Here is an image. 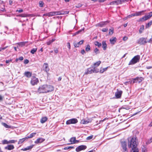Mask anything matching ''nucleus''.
I'll use <instances>...</instances> for the list:
<instances>
[{"mask_svg":"<svg viewBox=\"0 0 152 152\" xmlns=\"http://www.w3.org/2000/svg\"><path fill=\"white\" fill-rule=\"evenodd\" d=\"M84 42L83 40H81L80 41L77 42H75L74 43V45L75 47L77 48L79 47L80 45L82 44Z\"/></svg>","mask_w":152,"mask_h":152,"instance_id":"obj_11","label":"nucleus"},{"mask_svg":"<svg viewBox=\"0 0 152 152\" xmlns=\"http://www.w3.org/2000/svg\"><path fill=\"white\" fill-rule=\"evenodd\" d=\"M2 124L6 128H10V126L8 125L5 123H2Z\"/></svg>","mask_w":152,"mask_h":152,"instance_id":"obj_37","label":"nucleus"},{"mask_svg":"<svg viewBox=\"0 0 152 152\" xmlns=\"http://www.w3.org/2000/svg\"><path fill=\"white\" fill-rule=\"evenodd\" d=\"M14 147L13 145H9L5 147V149L9 150H12Z\"/></svg>","mask_w":152,"mask_h":152,"instance_id":"obj_20","label":"nucleus"},{"mask_svg":"<svg viewBox=\"0 0 152 152\" xmlns=\"http://www.w3.org/2000/svg\"><path fill=\"white\" fill-rule=\"evenodd\" d=\"M102 31L104 32H107L108 31V29L107 28H103L102 29Z\"/></svg>","mask_w":152,"mask_h":152,"instance_id":"obj_53","label":"nucleus"},{"mask_svg":"<svg viewBox=\"0 0 152 152\" xmlns=\"http://www.w3.org/2000/svg\"><path fill=\"white\" fill-rule=\"evenodd\" d=\"M37 50V48H34L32 49L31 51V53L32 54H34V53L36 52Z\"/></svg>","mask_w":152,"mask_h":152,"instance_id":"obj_38","label":"nucleus"},{"mask_svg":"<svg viewBox=\"0 0 152 152\" xmlns=\"http://www.w3.org/2000/svg\"><path fill=\"white\" fill-rule=\"evenodd\" d=\"M17 142V140H11L9 141V143H14L16 142Z\"/></svg>","mask_w":152,"mask_h":152,"instance_id":"obj_45","label":"nucleus"},{"mask_svg":"<svg viewBox=\"0 0 152 152\" xmlns=\"http://www.w3.org/2000/svg\"><path fill=\"white\" fill-rule=\"evenodd\" d=\"M117 40L116 38L115 37H112L110 39V43L113 45H114L116 42Z\"/></svg>","mask_w":152,"mask_h":152,"instance_id":"obj_17","label":"nucleus"},{"mask_svg":"<svg viewBox=\"0 0 152 152\" xmlns=\"http://www.w3.org/2000/svg\"><path fill=\"white\" fill-rule=\"evenodd\" d=\"M140 58V56L139 55H137L134 56L130 61L129 65H131L135 64L139 61Z\"/></svg>","mask_w":152,"mask_h":152,"instance_id":"obj_3","label":"nucleus"},{"mask_svg":"<svg viewBox=\"0 0 152 152\" xmlns=\"http://www.w3.org/2000/svg\"><path fill=\"white\" fill-rule=\"evenodd\" d=\"M86 149V146L84 145H80L76 148L75 150L77 152L80 151L84 150Z\"/></svg>","mask_w":152,"mask_h":152,"instance_id":"obj_10","label":"nucleus"},{"mask_svg":"<svg viewBox=\"0 0 152 152\" xmlns=\"http://www.w3.org/2000/svg\"><path fill=\"white\" fill-rule=\"evenodd\" d=\"M101 63V61H99L94 63V68H96V67L98 66Z\"/></svg>","mask_w":152,"mask_h":152,"instance_id":"obj_24","label":"nucleus"},{"mask_svg":"<svg viewBox=\"0 0 152 152\" xmlns=\"http://www.w3.org/2000/svg\"><path fill=\"white\" fill-rule=\"evenodd\" d=\"M45 140V139H44L42 138H40L37 139L36 140L34 143L36 144H38L39 143H41L43 142Z\"/></svg>","mask_w":152,"mask_h":152,"instance_id":"obj_19","label":"nucleus"},{"mask_svg":"<svg viewBox=\"0 0 152 152\" xmlns=\"http://www.w3.org/2000/svg\"><path fill=\"white\" fill-rule=\"evenodd\" d=\"M3 144H9V141H7L6 140H4L2 141Z\"/></svg>","mask_w":152,"mask_h":152,"instance_id":"obj_41","label":"nucleus"},{"mask_svg":"<svg viewBox=\"0 0 152 152\" xmlns=\"http://www.w3.org/2000/svg\"><path fill=\"white\" fill-rule=\"evenodd\" d=\"M143 80V78L140 77H136L134 79H133V83H132L133 84L134 83H140L142 82V81Z\"/></svg>","mask_w":152,"mask_h":152,"instance_id":"obj_9","label":"nucleus"},{"mask_svg":"<svg viewBox=\"0 0 152 152\" xmlns=\"http://www.w3.org/2000/svg\"><path fill=\"white\" fill-rule=\"evenodd\" d=\"M128 146L132 149L137 148V144L136 142V138L135 137L132 138L130 140H129L128 143Z\"/></svg>","mask_w":152,"mask_h":152,"instance_id":"obj_2","label":"nucleus"},{"mask_svg":"<svg viewBox=\"0 0 152 152\" xmlns=\"http://www.w3.org/2000/svg\"><path fill=\"white\" fill-rule=\"evenodd\" d=\"M145 10H142L140 12H137V15L138 16H140L142 15V13L145 12Z\"/></svg>","mask_w":152,"mask_h":152,"instance_id":"obj_40","label":"nucleus"},{"mask_svg":"<svg viewBox=\"0 0 152 152\" xmlns=\"http://www.w3.org/2000/svg\"><path fill=\"white\" fill-rule=\"evenodd\" d=\"M19 16L22 17H26L27 16V15L26 14H22L20 15H19Z\"/></svg>","mask_w":152,"mask_h":152,"instance_id":"obj_51","label":"nucleus"},{"mask_svg":"<svg viewBox=\"0 0 152 152\" xmlns=\"http://www.w3.org/2000/svg\"><path fill=\"white\" fill-rule=\"evenodd\" d=\"M93 137V135H91L90 136H89L87 137V138H86V139L87 140H90Z\"/></svg>","mask_w":152,"mask_h":152,"instance_id":"obj_54","label":"nucleus"},{"mask_svg":"<svg viewBox=\"0 0 152 152\" xmlns=\"http://www.w3.org/2000/svg\"><path fill=\"white\" fill-rule=\"evenodd\" d=\"M122 3V2L121 0H117L110 2V5L114 4L118 5V4H121Z\"/></svg>","mask_w":152,"mask_h":152,"instance_id":"obj_14","label":"nucleus"},{"mask_svg":"<svg viewBox=\"0 0 152 152\" xmlns=\"http://www.w3.org/2000/svg\"><path fill=\"white\" fill-rule=\"evenodd\" d=\"M127 39L128 37H124L123 38V39L124 41H126L127 40Z\"/></svg>","mask_w":152,"mask_h":152,"instance_id":"obj_59","label":"nucleus"},{"mask_svg":"<svg viewBox=\"0 0 152 152\" xmlns=\"http://www.w3.org/2000/svg\"><path fill=\"white\" fill-rule=\"evenodd\" d=\"M67 46L69 49H70V45L69 42H68L67 43Z\"/></svg>","mask_w":152,"mask_h":152,"instance_id":"obj_56","label":"nucleus"},{"mask_svg":"<svg viewBox=\"0 0 152 152\" xmlns=\"http://www.w3.org/2000/svg\"><path fill=\"white\" fill-rule=\"evenodd\" d=\"M43 16H48L49 17V13H46V14H44L43 15Z\"/></svg>","mask_w":152,"mask_h":152,"instance_id":"obj_62","label":"nucleus"},{"mask_svg":"<svg viewBox=\"0 0 152 152\" xmlns=\"http://www.w3.org/2000/svg\"><path fill=\"white\" fill-rule=\"evenodd\" d=\"M81 53L82 54H84V53H85V50H81Z\"/></svg>","mask_w":152,"mask_h":152,"instance_id":"obj_61","label":"nucleus"},{"mask_svg":"<svg viewBox=\"0 0 152 152\" xmlns=\"http://www.w3.org/2000/svg\"><path fill=\"white\" fill-rule=\"evenodd\" d=\"M77 120L76 118H72L69 119L66 121V124H75L77 123Z\"/></svg>","mask_w":152,"mask_h":152,"instance_id":"obj_8","label":"nucleus"},{"mask_svg":"<svg viewBox=\"0 0 152 152\" xmlns=\"http://www.w3.org/2000/svg\"><path fill=\"white\" fill-rule=\"evenodd\" d=\"M39 82V80L38 78H36L35 76H32L30 81L31 84L32 86L37 85Z\"/></svg>","mask_w":152,"mask_h":152,"instance_id":"obj_6","label":"nucleus"},{"mask_svg":"<svg viewBox=\"0 0 152 152\" xmlns=\"http://www.w3.org/2000/svg\"><path fill=\"white\" fill-rule=\"evenodd\" d=\"M152 142V137L150 138L149 139L147 142H146V143L147 144H149L150 143Z\"/></svg>","mask_w":152,"mask_h":152,"instance_id":"obj_48","label":"nucleus"},{"mask_svg":"<svg viewBox=\"0 0 152 152\" xmlns=\"http://www.w3.org/2000/svg\"><path fill=\"white\" fill-rule=\"evenodd\" d=\"M90 50V47L89 45H87L86 47V51H88Z\"/></svg>","mask_w":152,"mask_h":152,"instance_id":"obj_47","label":"nucleus"},{"mask_svg":"<svg viewBox=\"0 0 152 152\" xmlns=\"http://www.w3.org/2000/svg\"><path fill=\"white\" fill-rule=\"evenodd\" d=\"M148 42L151 43L152 42V38L150 39Z\"/></svg>","mask_w":152,"mask_h":152,"instance_id":"obj_64","label":"nucleus"},{"mask_svg":"<svg viewBox=\"0 0 152 152\" xmlns=\"http://www.w3.org/2000/svg\"><path fill=\"white\" fill-rule=\"evenodd\" d=\"M25 43L24 42H20L18 44L19 45L21 46H22L25 45Z\"/></svg>","mask_w":152,"mask_h":152,"instance_id":"obj_46","label":"nucleus"},{"mask_svg":"<svg viewBox=\"0 0 152 152\" xmlns=\"http://www.w3.org/2000/svg\"><path fill=\"white\" fill-rule=\"evenodd\" d=\"M147 148L144 146H143V147H142V152H147Z\"/></svg>","mask_w":152,"mask_h":152,"instance_id":"obj_43","label":"nucleus"},{"mask_svg":"<svg viewBox=\"0 0 152 152\" xmlns=\"http://www.w3.org/2000/svg\"><path fill=\"white\" fill-rule=\"evenodd\" d=\"M108 23L107 21L101 22L98 24V26L100 27H103L106 25Z\"/></svg>","mask_w":152,"mask_h":152,"instance_id":"obj_22","label":"nucleus"},{"mask_svg":"<svg viewBox=\"0 0 152 152\" xmlns=\"http://www.w3.org/2000/svg\"><path fill=\"white\" fill-rule=\"evenodd\" d=\"M43 70L46 72H48L49 70V68L48 67V65L47 63H44L43 65Z\"/></svg>","mask_w":152,"mask_h":152,"instance_id":"obj_13","label":"nucleus"},{"mask_svg":"<svg viewBox=\"0 0 152 152\" xmlns=\"http://www.w3.org/2000/svg\"><path fill=\"white\" fill-rule=\"evenodd\" d=\"M49 17L52 16H53L58 15V12H49Z\"/></svg>","mask_w":152,"mask_h":152,"instance_id":"obj_21","label":"nucleus"},{"mask_svg":"<svg viewBox=\"0 0 152 152\" xmlns=\"http://www.w3.org/2000/svg\"><path fill=\"white\" fill-rule=\"evenodd\" d=\"M29 62V61L27 59H26L24 60V63L25 64H27Z\"/></svg>","mask_w":152,"mask_h":152,"instance_id":"obj_58","label":"nucleus"},{"mask_svg":"<svg viewBox=\"0 0 152 152\" xmlns=\"http://www.w3.org/2000/svg\"><path fill=\"white\" fill-rule=\"evenodd\" d=\"M92 120L91 118H87V119L86 120V124L91 123Z\"/></svg>","mask_w":152,"mask_h":152,"instance_id":"obj_44","label":"nucleus"},{"mask_svg":"<svg viewBox=\"0 0 152 152\" xmlns=\"http://www.w3.org/2000/svg\"><path fill=\"white\" fill-rule=\"evenodd\" d=\"M144 25H142L140 28V30H139V32L140 33H141L143 31V30H144Z\"/></svg>","mask_w":152,"mask_h":152,"instance_id":"obj_34","label":"nucleus"},{"mask_svg":"<svg viewBox=\"0 0 152 152\" xmlns=\"http://www.w3.org/2000/svg\"><path fill=\"white\" fill-rule=\"evenodd\" d=\"M7 47V46H6L3 48H0V51H1L2 50H4L6 49Z\"/></svg>","mask_w":152,"mask_h":152,"instance_id":"obj_57","label":"nucleus"},{"mask_svg":"<svg viewBox=\"0 0 152 152\" xmlns=\"http://www.w3.org/2000/svg\"><path fill=\"white\" fill-rule=\"evenodd\" d=\"M146 39V38H141L138 40V43L140 45L145 44L147 42Z\"/></svg>","mask_w":152,"mask_h":152,"instance_id":"obj_7","label":"nucleus"},{"mask_svg":"<svg viewBox=\"0 0 152 152\" xmlns=\"http://www.w3.org/2000/svg\"><path fill=\"white\" fill-rule=\"evenodd\" d=\"M23 56H20L19 58L18 59L20 61H22L23 60Z\"/></svg>","mask_w":152,"mask_h":152,"instance_id":"obj_60","label":"nucleus"},{"mask_svg":"<svg viewBox=\"0 0 152 152\" xmlns=\"http://www.w3.org/2000/svg\"><path fill=\"white\" fill-rule=\"evenodd\" d=\"M34 146V145H30L29 146H28L26 147V148H24V149L23 150L24 151H27L28 150H30L31 149H32Z\"/></svg>","mask_w":152,"mask_h":152,"instance_id":"obj_29","label":"nucleus"},{"mask_svg":"<svg viewBox=\"0 0 152 152\" xmlns=\"http://www.w3.org/2000/svg\"><path fill=\"white\" fill-rule=\"evenodd\" d=\"M99 72V69L97 68H90L87 69V74H91L92 73H97Z\"/></svg>","mask_w":152,"mask_h":152,"instance_id":"obj_4","label":"nucleus"},{"mask_svg":"<svg viewBox=\"0 0 152 152\" xmlns=\"http://www.w3.org/2000/svg\"><path fill=\"white\" fill-rule=\"evenodd\" d=\"M36 134V133H31L29 136L26 137L27 138V139L29 138H31L34 137Z\"/></svg>","mask_w":152,"mask_h":152,"instance_id":"obj_31","label":"nucleus"},{"mask_svg":"<svg viewBox=\"0 0 152 152\" xmlns=\"http://www.w3.org/2000/svg\"><path fill=\"white\" fill-rule=\"evenodd\" d=\"M23 10L21 9V10H17L16 11L17 12H18L21 13V12H23Z\"/></svg>","mask_w":152,"mask_h":152,"instance_id":"obj_55","label":"nucleus"},{"mask_svg":"<svg viewBox=\"0 0 152 152\" xmlns=\"http://www.w3.org/2000/svg\"><path fill=\"white\" fill-rule=\"evenodd\" d=\"M58 12V15H66V14H68L69 13V12L67 11L62 12Z\"/></svg>","mask_w":152,"mask_h":152,"instance_id":"obj_33","label":"nucleus"},{"mask_svg":"<svg viewBox=\"0 0 152 152\" xmlns=\"http://www.w3.org/2000/svg\"><path fill=\"white\" fill-rule=\"evenodd\" d=\"M55 40V39H53L51 40H49L46 43L48 45H50L52 42H54Z\"/></svg>","mask_w":152,"mask_h":152,"instance_id":"obj_30","label":"nucleus"},{"mask_svg":"<svg viewBox=\"0 0 152 152\" xmlns=\"http://www.w3.org/2000/svg\"><path fill=\"white\" fill-rule=\"evenodd\" d=\"M122 93V91H118L115 93V96L117 98H119L121 97Z\"/></svg>","mask_w":152,"mask_h":152,"instance_id":"obj_18","label":"nucleus"},{"mask_svg":"<svg viewBox=\"0 0 152 152\" xmlns=\"http://www.w3.org/2000/svg\"><path fill=\"white\" fill-rule=\"evenodd\" d=\"M152 24V20L150 21L147 24H146L145 26V28H149Z\"/></svg>","mask_w":152,"mask_h":152,"instance_id":"obj_35","label":"nucleus"},{"mask_svg":"<svg viewBox=\"0 0 152 152\" xmlns=\"http://www.w3.org/2000/svg\"><path fill=\"white\" fill-rule=\"evenodd\" d=\"M70 141L71 142L70 144H75L78 143L79 142V141L76 140L75 137H72L70 138Z\"/></svg>","mask_w":152,"mask_h":152,"instance_id":"obj_12","label":"nucleus"},{"mask_svg":"<svg viewBox=\"0 0 152 152\" xmlns=\"http://www.w3.org/2000/svg\"><path fill=\"white\" fill-rule=\"evenodd\" d=\"M32 75V73L29 72H26L24 73V75L26 77L29 78Z\"/></svg>","mask_w":152,"mask_h":152,"instance_id":"obj_23","label":"nucleus"},{"mask_svg":"<svg viewBox=\"0 0 152 152\" xmlns=\"http://www.w3.org/2000/svg\"><path fill=\"white\" fill-rule=\"evenodd\" d=\"M9 3L10 5H11L12 3V1L11 0H9Z\"/></svg>","mask_w":152,"mask_h":152,"instance_id":"obj_63","label":"nucleus"},{"mask_svg":"<svg viewBox=\"0 0 152 152\" xmlns=\"http://www.w3.org/2000/svg\"><path fill=\"white\" fill-rule=\"evenodd\" d=\"M132 83H133V80H129V81L124 82V83L125 85H129V84H133Z\"/></svg>","mask_w":152,"mask_h":152,"instance_id":"obj_32","label":"nucleus"},{"mask_svg":"<svg viewBox=\"0 0 152 152\" xmlns=\"http://www.w3.org/2000/svg\"><path fill=\"white\" fill-rule=\"evenodd\" d=\"M54 90V87L51 85L44 84L39 86L37 91V93H46L51 92Z\"/></svg>","mask_w":152,"mask_h":152,"instance_id":"obj_1","label":"nucleus"},{"mask_svg":"<svg viewBox=\"0 0 152 152\" xmlns=\"http://www.w3.org/2000/svg\"><path fill=\"white\" fill-rule=\"evenodd\" d=\"M134 16V13H132L129 15L127 17V18H130Z\"/></svg>","mask_w":152,"mask_h":152,"instance_id":"obj_50","label":"nucleus"},{"mask_svg":"<svg viewBox=\"0 0 152 152\" xmlns=\"http://www.w3.org/2000/svg\"><path fill=\"white\" fill-rule=\"evenodd\" d=\"M84 29H85V28H83L81 29L80 30H78V31H77V32H76L74 34H73V36H75L79 34H81V33H84L85 32V31L84 30Z\"/></svg>","mask_w":152,"mask_h":152,"instance_id":"obj_15","label":"nucleus"},{"mask_svg":"<svg viewBox=\"0 0 152 152\" xmlns=\"http://www.w3.org/2000/svg\"><path fill=\"white\" fill-rule=\"evenodd\" d=\"M48 120V118L46 117H42L40 120V122L41 123L43 124L45 123Z\"/></svg>","mask_w":152,"mask_h":152,"instance_id":"obj_25","label":"nucleus"},{"mask_svg":"<svg viewBox=\"0 0 152 152\" xmlns=\"http://www.w3.org/2000/svg\"><path fill=\"white\" fill-rule=\"evenodd\" d=\"M94 52L96 54H97L99 53V50L97 48H96L94 50Z\"/></svg>","mask_w":152,"mask_h":152,"instance_id":"obj_49","label":"nucleus"},{"mask_svg":"<svg viewBox=\"0 0 152 152\" xmlns=\"http://www.w3.org/2000/svg\"><path fill=\"white\" fill-rule=\"evenodd\" d=\"M95 44L97 46L99 47H101L102 45L101 43L97 41H96L95 42Z\"/></svg>","mask_w":152,"mask_h":152,"instance_id":"obj_36","label":"nucleus"},{"mask_svg":"<svg viewBox=\"0 0 152 152\" xmlns=\"http://www.w3.org/2000/svg\"><path fill=\"white\" fill-rule=\"evenodd\" d=\"M113 31L114 29L113 28L110 29L109 30V34L112 35L113 33Z\"/></svg>","mask_w":152,"mask_h":152,"instance_id":"obj_39","label":"nucleus"},{"mask_svg":"<svg viewBox=\"0 0 152 152\" xmlns=\"http://www.w3.org/2000/svg\"><path fill=\"white\" fill-rule=\"evenodd\" d=\"M108 67H107L104 68H100L99 72L101 73H103L105 71H106L107 70Z\"/></svg>","mask_w":152,"mask_h":152,"instance_id":"obj_27","label":"nucleus"},{"mask_svg":"<svg viewBox=\"0 0 152 152\" xmlns=\"http://www.w3.org/2000/svg\"><path fill=\"white\" fill-rule=\"evenodd\" d=\"M107 45L105 41H103L102 42V47L103 49L104 50H106V49Z\"/></svg>","mask_w":152,"mask_h":152,"instance_id":"obj_26","label":"nucleus"},{"mask_svg":"<svg viewBox=\"0 0 152 152\" xmlns=\"http://www.w3.org/2000/svg\"><path fill=\"white\" fill-rule=\"evenodd\" d=\"M27 139V138L26 137L23 138L22 139H20L19 140V142H18V144H21L22 143H23L25 140H26Z\"/></svg>","mask_w":152,"mask_h":152,"instance_id":"obj_28","label":"nucleus"},{"mask_svg":"<svg viewBox=\"0 0 152 152\" xmlns=\"http://www.w3.org/2000/svg\"><path fill=\"white\" fill-rule=\"evenodd\" d=\"M152 16V12H149L148 15H145L143 17L140 19V21H145L150 19Z\"/></svg>","mask_w":152,"mask_h":152,"instance_id":"obj_5","label":"nucleus"},{"mask_svg":"<svg viewBox=\"0 0 152 152\" xmlns=\"http://www.w3.org/2000/svg\"><path fill=\"white\" fill-rule=\"evenodd\" d=\"M121 145L123 150L126 151L127 149L126 142H121Z\"/></svg>","mask_w":152,"mask_h":152,"instance_id":"obj_16","label":"nucleus"},{"mask_svg":"<svg viewBox=\"0 0 152 152\" xmlns=\"http://www.w3.org/2000/svg\"><path fill=\"white\" fill-rule=\"evenodd\" d=\"M43 3L42 1H40L39 2V7H42L43 6Z\"/></svg>","mask_w":152,"mask_h":152,"instance_id":"obj_52","label":"nucleus"},{"mask_svg":"<svg viewBox=\"0 0 152 152\" xmlns=\"http://www.w3.org/2000/svg\"><path fill=\"white\" fill-rule=\"evenodd\" d=\"M132 149V151L131 152H139L138 149L137 148Z\"/></svg>","mask_w":152,"mask_h":152,"instance_id":"obj_42","label":"nucleus"}]
</instances>
